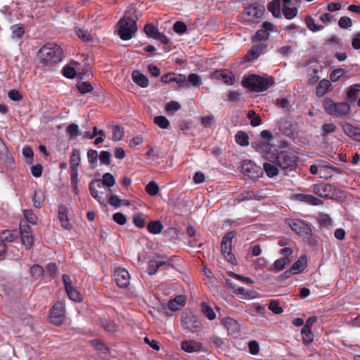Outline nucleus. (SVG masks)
Returning a JSON list of instances; mask_svg holds the SVG:
<instances>
[{
	"label": "nucleus",
	"mask_w": 360,
	"mask_h": 360,
	"mask_svg": "<svg viewBox=\"0 0 360 360\" xmlns=\"http://www.w3.org/2000/svg\"><path fill=\"white\" fill-rule=\"evenodd\" d=\"M39 64L45 70H53L63 60V51L56 44L46 43L38 51Z\"/></svg>",
	"instance_id": "obj_1"
},
{
	"label": "nucleus",
	"mask_w": 360,
	"mask_h": 360,
	"mask_svg": "<svg viewBox=\"0 0 360 360\" xmlns=\"http://www.w3.org/2000/svg\"><path fill=\"white\" fill-rule=\"evenodd\" d=\"M273 83L272 78H265L256 75L245 77L242 80V84L244 87L256 92L266 90Z\"/></svg>",
	"instance_id": "obj_2"
},
{
	"label": "nucleus",
	"mask_w": 360,
	"mask_h": 360,
	"mask_svg": "<svg viewBox=\"0 0 360 360\" xmlns=\"http://www.w3.org/2000/svg\"><path fill=\"white\" fill-rule=\"evenodd\" d=\"M325 111L330 115L340 117L347 115L350 111V106L348 103L340 102L335 103L331 98H326L323 101Z\"/></svg>",
	"instance_id": "obj_3"
},
{
	"label": "nucleus",
	"mask_w": 360,
	"mask_h": 360,
	"mask_svg": "<svg viewBox=\"0 0 360 360\" xmlns=\"http://www.w3.org/2000/svg\"><path fill=\"white\" fill-rule=\"evenodd\" d=\"M137 30L135 20L124 16L117 23V32L123 40H129Z\"/></svg>",
	"instance_id": "obj_4"
},
{
	"label": "nucleus",
	"mask_w": 360,
	"mask_h": 360,
	"mask_svg": "<svg viewBox=\"0 0 360 360\" xmlns=\"http://www.w3.org/2000/svg\"><path fill=\"white\" fill-rule=\"evenodd\" d=\"M182 327L188 332L196 333L201 330L202 323L191 311H184L181 319Z\"/></svg>",
	"instance_id": "obj_5"
},
{
	"label": "nucleus",
	"mask_w": 360,
	"mask_h": 360,
	"mask_svg": "<svg viewBox=\"0 0 360 360\" xmlns=\"http://www.w3.org/2000/svg\"><path fill=\"white\" fill-rule=\"evenodd\" d=\"M235 236L236 233L234 231H230L226 233L222 238L221 244L222 255H224L225 259L231 264H234L236 261V259L231 251L232 240Z\"/></svg>",
	"instance_id": "obj_6"
},
{
	"label": "nucleus",
	"mask_w": 360,
	"mask_h": 360,
	"mask_svg": "<svg viewBox=\"0 0 360 360\" xmlns=\"http://www.w3.org/2000/svg\"><path fill=\"white\" fill-rule=\"evenodd\" d=\"M264 11L265 8L264 6L258 4H252L245 8L243 16L246 20L255 22L257 19L263 15Z\"/></svg>",
	"instance_id": "obj_7"
},
{
	"label": "nucleus",
	"mask_w": 360,
	"mask_h": 360,
	"mask_svg": "<svg viewBox=\"0 0 360 360\" xmlns=\"http://www.w3.org/2000/svg\"><path fill=\"white\" fill-rule=\"evenodd\" d=\"M276 165L283 170H292L296 166L297 157L289 155L285 151H281L276 157Z\"/></svg>",
	"instance_id": "obj_8"
},
{
	"label": "nucleus",
	"mask_w": 360,
	"mask_h": 360,
	"mask_svg": "<svg viewBox=\"0 0 360 360\" xmlns=\"http://www.w3.org/2000/svg\"><path fill=\"white\" fill-rule=\"evenodd\" d=\"M65 304L63 302H56L51 309L50 320L56 326L61 325L65 320Z\"/></svg>",
	"instance_id": "obj_9"
},
{
	"label": "nucleus",
	"mask_w": 360,
	"mask_h": 360,
	"mask_svg": "<svg viewBox=\"0 0 360 360\" xmlns=\"http://www.w3.org/2000/svg\"><path fill=\"white\" fill-rule=\"evenodd\" d=\"M62 278L68 297L75 302L82 301L81 294L77 289L73 287L70 276L68 274H63Z\"/></svg>",
	"instance_id": "obj_10"
},
{
	"label": "nucleus",
	"mask_w": 360,
	"mask_h": 360,
	"mask_svg": "<svg viewBox=\"0 0 360 360\" xmlns=\"http://www.w3.org/2000/svg\"><path fill=\"white\" fill-rule=\"evenodd\" d=\"M20 233L22 245L25 246L26 249L30 250L34 243L31 227L28 224H25L24 222H20Z\"/></svg>",
	"instance_id": "obj_11"
},
{
	"label": "nucleus",
	"mask_w": 360,
	"mask_h": 360,
	"mask_svg": "<svg viewBox=\"0 0 360 360\" xmlns=\"http://www.w3.org/2000/svg\"><path fill=\"white\" fill-rule=\"evenodd\" d=\"M112 276L116 284L120 288H125L130 283V275L125 269L121 267L116 268L114 270Z\"/></svg>",
	"instance_id": "obj_12"
},
{
	"label": "nucleus",
	"mask_w": 360,
	"mask_h": 360,
	"mask_svg": "<svg viewBox=\"0 0 360 360\" xmlns=\"http://www.w3.org/2000/svg\"><path fill=\"white\" fill-rule=\"evenodd\" d=\"M288 224L291 229L300 234V236H309L311 233V229L309 224L300 219H289Z\"/></svg>",
	"instance_id": "obj_13"
},
{
	"label": "nucleus",
	"mask_w": 360,
	"mask_h": 360,
	"mask_svg": "<svg viewBox=\"0 0 360 360\" xmlns=\"http://www.w3.org/2000/svg\"><path fill=\"white\" fill-rule=\"evenodd\" d=\"M312 191L316 195L326 198H333L336 195L335 187L329 184L314 185Z\"/></svg>",
	"instance_id": "obj_14"
},
{
	"label": "nucleus",
	"mask_w": 360,
	"mask_h": 360,
	"mask_svg": "<svg viewBox=\"0 0 360 360\" xmlns=\"http://www.w3.org/2000/svg\"><path fill=\"white\" fill-rule=\"evenodd\" d=\"M226 284L230 289H231L232 292L240 299L248 300L255 297V292L252 290H246L245 288L236 285L230 279L226 280Z\"/></svg>",
	"instance_id": "obj_15"
},
{
	"label": "nucleus",
	"mask_w": 360,
	"mask_h": 360,
	"mask_svg": "<svg viewBox=\"0 0 360 360\" xmlns=\"http://www.w3.org/2000/svg\"><path fill=\"white\" fill-rule=\"evenodd\" d=\"M162 266H171L170 264L167 263L162 256H157L149 260L148 263V272L150 275H154L157 273L158 269Z\"/></svg>",
	"instance_id": "obj_16"
},
{
	"label": "nucleus",
	"mask_w": 360,
	"mask_h": 360,
	"mask_svg": "<svg viewBox=\"0 0 360 360\" xmlns=\"http://www.w3.org/2000/svg\"><path fill=\"white\" fill-rule=\"evenodd\" d=\"M212 77L216 79L221 80L227 85H233L235 82L234 75L228 70L214 71Z\"/></svg>",
	"instance_id": "obj_17"
},
{
	"label": "nucleus",
	"mask_w": 360,
	"mask_h": 360,
	"mask_svg": "<svg viewBox=\"0 0 360 360\" xmlns=\"http://www.w3.org/2000/svg\"><path fill=\"white\" fill-rule=\"evenodd\" d=\"M223 326L227 329L229 335L237 336L239 335L240 328L237 321L231 317H225L222 320Z\"/></svg>",
	"instance_id": "obj_18"
},
{
	"label": "nucleus",
	"mask_w": 360,
	"mask_h": 360,
	"mask_svg": "<svg viewBox=\"0 0 360 360\" xmlns=\"http://www.w3.org/2000/svg\"><path fill=\"white\" fill-rule=\"evenodd\" d=\"M68 207L65 205H60L58 207V219L61 224V226L66 230H70L72 225L70 223L68 217Z\"/></svg>",
	"instance_id": "obj_19"
},
{
	"label": "nucleus",
	"mask_w": 360,
	"mask_h": 360,
	"mask_svg": "<svg viewBox=\"0 0 360 360\" xmlns=\"http://www.w3.org/2000/svg\"><path fill=\"white\" fill-rule=\"evenodd\" d=\"M202 348L201 342L195 340H184L181 342V349L188 353L200 352Z\"/></svg>",
	"instance_id": "obj_20"
},
{
	"label": "nucleus",
	"mask_w": 360,
	"mask_h": 360,
	"mask_svg": "<svg viewBox=\"0 0 360 360\" xmlns=\"http://www.w3.org/2000/svg\"><path fill=\"white\" fill-rule=\"evenodd\" d=\"M0 160L8 167H12L15 162L13 158L4 143L0 144Z\"/></svg>",
	"instance_id": "obj_21"
},
{
	"label": "nucleus",
	"mask_w": 360,
	"mask_h": 360,
	"mask_svg": "<svg viewBox=\"0 0 360 360\" xmlns=\"http://www.w3.org/2000/svg\"><path fill=\"white\" fill-rule=\"evenodd\" d=\"M255 169H258L256 165L250 160H244L241 165L242 172L251 178H255L257 176V172Z\"/></svg>",
	"instance_id": "obj_22"
},
{
	"label": "nucleus",
	"mask_w": 360,
	"mask_h": 360,
	"mask_svg": "<svg viewBox=\"0 0 360 360\" xmlns=\"http://www.w3.org/2000/svg\"><path fill=\"white\" fill-rule=\"evenodd\" d=\"M344 132L354 140L360 142V128L355 127L350 124H345L342 127Z\"/></svg>",
	"instance_id": "obj_23"
},
{
	"label": "nucleus",
	"mask_w": 360,
	"mask_h": 360,
	"mask_svg": "<svg viewBox=\"0 0 360 360\" xmlns=\"http://www.w3.org/2000/svg\"><path fill=\"white\" fill-rule=\"evenodd\" d=\"M91 345L94 347L95 350L101 359H104L108 356L109 354V349L103 342L95 340L91 341Z\"/></svg>",
	"instance_id": "obj_24"
},
{
	"label": "nucleus",
	"mask_w": 360,
	"mask_h": 360,
	"mask_svg": "<svg viewBox=\"0 0 360 360\" xmlns=\"http://www.w3.org/2000/svg\"><path fill=\"white\" fill-rule=\"evenodd\" d=\"M333 86L328 79H323L319 82L316 88V95L319 97L323 96L327 92L332 91Z\"/></svg>",
	"instance_id": "obj_25"
},
{
	"label": "nucleus",
	"mask_w": 360,
	"mask_h": 360,
	"mask_svg": "<svg viewBox=\"0 0 360 360\" xmlns=\"http://www.w3.org/2000/svg\"><path fill=\"white\" fill-rule=\"evenodd\" d=\"M185 302V297L182 295H178L168 302V307L172 311H177L184 306Z\"/></svg>",
	"instance_id": "obj_26"
},
{
	"label": "nucleus",
	"mask_w": 360,
	"mask_h": 360,
	"mask_svg": "<svg viewBox=\"0 0 360 360\" xmlns=\"http://www.w3.org/2000/svg\"><path fill=\"white\" fill-rule=\"evenodd\" d=\"M33 205L36 208H41L45 200V195L42 191L35 190L32 196Z\"/></svg>",
	"instance_id": "obj_27"
},
{
	"label": "nucleus",
	"mask_w": 360,
	"mask_h": 360,
	"mask_svg": "<svg viewBox=\"0 0 360 360\" xmlns=\"http://www.w3.org/2000/svg\"><path fill=\"white\" fill-rule=\"evenodd\" d=\"M132 79L141 87L145 88L148 86V78L138 70H134L132 72Z\"/></svg>",
	"instance_id": "obj_28"
},
{
	"label": "nucleus",
	"mask_w": 360,
	"mask_h": 360,
	"mask_svg": "<svg viewBox=\"0 0 360 360\" xmlns=\"http://www.w3.org/2000/svg\"><path fill=\"white\" fill-rule=\"evenodd\" d=\"M18 238V232L15 230H4L0 232V238L6 242H13Z\"/></svg>",
	"instance_id": "obj_29"
},
{
	"label": "nucleus",
	"mask_w": 360,
	"mask_h": 360,
	"mask_svg": "<svg viewBox=\"0 0 360 360\" xmlns=\"http://www.w3.org/2000/svg\"><path fill=\"white\" fill-rule=\"evenodd\" d=\"M101 324L103 329L109 333H114L119 330V326L113 321L101 319Z\"/></svg>",
	"instance_id": "obj_30"
},
{
	"label": "nucleus",
	"mask_w": 360,
	"mask_h": 360,
	"mask_svg": "<svg viewBox=\"0 0 360 360\" xmlns=\"http://www.w3.org/2000/svg\"><path fill=\"white\" fill-rule=\"evenodd\" d=\"M307 266L306 257H301L290 267L294 274H299L304 270Z\"/></svg>",
	"instance_id": "obj_31"
},
{
	"label": "nucleus",
	"mask_w": 360,
	"mask_h": 360,
	"mask_svg": "<svg viewBox=\"0 0 360 360\" xmlns=\"http://www.w3.org/2000/svg\"><path fill=\"white\" fill-rule=\"evenodd\" d=\"M290 262V259L289 258H280L276 259L270 270L273 271H280L283 270L285 265Z\"/></svg>",
	"instance_id": "obj_32"
},
{
	"label": "nucleus",
	"mask_w": 360,
	"mask_h": 360,
	"mask_svg": "<svg viewBox=\"0 0 360 360\" xmlns=\"http://www.w3.org/2000/svg\"><path fill=\"white\" fill-rule=\"evenodd\" d=\"M236 142L242 146H247L249 145V136L245 132L240 131L236 135Z\"/></svg>",
	"instance_id": "obj_33"
},
{
	"label": "nucleus",
	"mask_w": 360,
	"mask_h": 360,
	"mask_svg": "<svg viewBox=\"0 0 360 360\" xmlns=\"http://www.w3.org/2000/svg\"><path fill=\"white\" fill-rule=\"evenodd\" d=\"M98 135V137L95 139L94 143L95 145H98L103 142L105 138V133L103 130H98L96 127H93V131L91 132V139Z\"/></svg>",
	"instance_id": "obj_34"
},
{
	"label": "nucleus",
	"mask_w": 360,
	"mask_h": 360,
	"mask_svg": "<svg viewBox=\"0 0 360 360\" xmlns=\"http://www.w3.org/2000/svg\"><path fill=\"white\" fill-rule=\"evenodd\" d=\"M302 342L305 345H308L314 341V334L311 329L302 328Z\"/></svg>",
	"instance_id": "obj_35"
},
{
	"label": "nucleus",
	"mask_w": 360,
	"mask_h": 360,
	"mask_svg": "<svg viewBox=\"0 0 360 360\" xmlns=\"http://www.w3.org/2000/svg\"><path fill=\"white\" fill-rule=\"evenodd\" d=\"M23 214L26 219L25 221H23L25 224H27V222H29L33 225L37 224V217L32 210H24Z\"/></svg>",
	"instance_id": "obj_36"
},
{
	"label": "nucleus",
	"mask_w": 360,
	"mask_h": 360,
	"mask_svg": "<svg viewBox=\"0 0 360 360\" xmlns=\"http://www.w3.org/2000/svg\"><path fill=\"white\" fill-rule=\"evenodd\" d=\"M318 221L320 225L329 228L333 226V220L327 214H320L318 217Z\"/></svg>",
	"instance_id": "obj_37"
},
{
	"label": "nucleus",
	"mask_w": 360,
	"mask_h": 360,
	"mask_svg": "<svg viewBox=\"0 0 360 360\" xmlns=\"http://www.w3.org/2000/svg\"><path fill=\"white\" fill-rule=\"evenodd\" d=\"M44 271L43 267L39 264H33L30 269V273L34 279H38L42 276Z\"/></svg>",
	"instance_id": "obj_38"
},
{
	"label": "nucleus",
	"mask_w": 360,
	"mask_h": 360,
	"mask_svg": "<svg viewBox=\"0 0 360 360\" xmlns=\"http://www.w3.org/2000/svg\"><path fill=\"white\" fill-rule=\"evenodd\" d=\"M305 23L307 27L312 32H317L323 29V26L316 24L314 20L311 16L306 17Z\"/></svg>",
	"instance_id": "obj_39"
},
{
	"label": "nucleus",
	"mask_w": 360,
	"mask_h": 360,
	"mask_svg": "<svg viewBox=\"0 0 360 360\" xmlns=\"http://www.w3.org/2000/svg\"><path fill=\"white\" fill-rule=\"evenodd\" d=\"M263 168L269 177H274L278 174L277 167L271 163L265 162L263 165Z\"/></svg>",
	"instance_id": "obj_40"
},
{
	"label": "nucleus",
	"mask_w": 360,
	"mask_h": 360,
	"mask_svg": "<svg viewBox=\"0 0 360 360\" xmlns=\"http://www.w3.org/2000/svg\"><path fill=\"white\" fill-rule=\"evenodd\" d=\"M162 225L159 221H153L148 224V230L150 233L158 234L161 232Z\"/></svg>",
	"instance_id": "obj_41"
},
{
	"label": "nucleus",
	"mask_w": 360,
	"mask_h": 360,
	"mask_svg": "<svg viewBox=\"0 0 360 360\" xmlns=\"http://www.w3.org/2000/svg\"><path fill=\"white\" fill-rule=\"evenodd\" d=\"M281 4L278 0H274L269 4L268 9L272 14L277 17L280 15L281 10H280Z\"/></svg>",
	"instance_id": "obj_42"
},
{
	"label": "nucleus",
	"mask_w": 360,
	"mask_h": 360,
	"mask_svg": "<svg viewBox=\"0 0 360 360\" xmlns=\"http://www.w3.org/2000/svg\"><path fill=\"white\" fill-rule=\"evenodd\" d=\"M202 311L203 314L209 319L214 320L216 318V314L214 310L206 303L202 304Z\"/></svg>",
	"instance_id": "obj_43"
},
{
	"label": "nucleus",
	"mask_w": 360,
	"mask_h": 360,
	"mask_svg": "<svg viewBox=\"0 0 360 360\" xmlns=\"http://www.w3.org/2000/svg\"><path fill=\"white\" fill-rule=\"evenodd\" d=\"M66 131L68 134L70 136V139H75L79 135H80L79 127L74 123L70 124L68 127Z\"/></svg>",
	"instance_id": "obj_44"
},
{
	"label": "nucleus",
	"mask_w": 360,
	"mask_h": 360,
	"mask_svg": "<svg viewBox=\"0 0 360 360\" xmlns=\"http://www.w3.org/2000/svg\"><path fill=\"white\" fill-rule=\"evenodd\" d=\"M360 91V84H354L349 87L347 91L348 99L354 101L357 98V95Z\"/></svg>",
	"instance_id": "obj_45"
},
{
	"label": "nucleus",
	"mask_w": 360,
	"mask_h": 360,
	"mask_svg": "<svg viewBox=\"0 0 360 360\" xmlns=\"http://www.w3.org/2000/svg\"><path fill=\"white\" fill-rule=\"evenodd\" d=\"M12 34L16 38H20L25 33V27L22 24H17L11 26Z\"/></svg>",
	"instance_id": "obj_46"
},
{
	"label": "nucleus",
	"mask_w": 360,
	"mask_h": 360,
	"mask_svg": "<svg viewBox=\"0 0 360 360\" xmlns=\"http://www.w3.org/2000/svg\"><path fill=\"white\" fill-rule=\"evenodd\" d=\"M283 13L287 19H292L297 13V9L295 7L289 8L288 6H283Z\"/></svg>",
	"instance_id": "obj_47"
},
{
	"label": "nucleus",
	"mask_w": 360,
	"mask_h": 360,
	"mask_svg": "<svg viewBox=\"0 0 360 360\" xmlns=\"http://www.w3.org/2000/svg\"><path fill=\"white\" fill-rule=\"evenodd\" d=\"M187 82L188 85L191 84L194 86H200L202 84L200 77L195 73L190 74L188 77Z\"/></svg>",
	"instance_id": "obj_48"
},
{
	"label": "nucleus",
	"mask_w": 360,
	"mask_h": 360,
	"mask_svg": "<svg viewBox=\"0 0 360 360\" xmlns=\"http://www.w3.org/2000/svg\"><path fill=\"white\" fill-rule=\"evenodd\" d=\"M144 32L148 37L153 39L155 38L159 32L158 28L152 24H146L144 27Z\"/></svg>",
	"instance_id": "obj_49"
},
{
	"label": "nucleus",
	"mask_w": 360,
	"mask_h": 360,
	"mask_svg": "<svg viewBox=\"0 0 360 360\" xmlns=\"http://www.w3.org/2000/svg\"><path fill=\"white\" fill-rule=\"evenodd\" d=\"M112 140L114 141H118L122 139L124 136V131L119 126L115 125L112 129Z\"/></svg>",
	"instance_id": "obj_50"
},
{
	"label": "nucleus",
	"mask_w": 360,
	"mask_h": 360,
	"mask_svg": "<svg viewBox=\"0 0 360 360\" xmlns=\"http://www.w3.org/2000/svg\"><path fill=\"white\" fill-rule=\"evenodd\" d=\"M154 122L162 129H167L169 126V120L162 115L155 117Z\"/></svg>",
	"instance_id": "obj_51"
},
{
	"label": "nucleus",
	"mask_w": 360,
	"mask_h": 360,
	"mask_svg": "<svg viewBox=\"0 0 360 360\" xmlns=\"http://www.w3.org/2000/svg\"><path fill=\"white\" fill-rule=\"evenodd\" d=\"M102 182L104 186L108 187H112L115 184V179L114 176L110 173H105L103 174L102 178Z\"/></svg>",
	"instance_id": "obj_52"
},
{
	"label": "nucleus",
	"mask_w": 360,
	"mask_h": 360,
	"mask_svg": "<svg viewBox=\"0 0 360 360\" xmlns=\"http://www.w3.org/2000/svg\"><path fill=\"white\" fill-rule=\"evenodd\" d=\"M159 187L155 181H150L146 186V191L150 195H156L159 193Z\"/></svg>",
	"instance_id": "obj_53"
},
{
	"label": "nucleus",
	"mask_w": 360,
	"mask_h": 360,
	"mask_svg": "<svg viewBox=\"0 0 360 360\" xmlns=\"http://www.w3.org/2000/svg\"><path fill=\"white\" fill-rule=\"evenodd\" d=\"M63 75L68 79H72L76 75L75 69L70 65H65L62 70Z\"/></svg>",
	"instance_id": "obj_54"
},
{
	"label": "nucleus",
	"mask_w": 360,
	"mask_h": 360,
	"mask_svg": "<svg viewBox=\"0 0 360 360\" xmlns=\"http://www.w3.org/2000/svg\"><path fill=\"white\" fill-rule=\"evenodd\" d=\"M80 163L79 153L78 150H73L70 158L71 168H77Z\"/></svg>",
	"instance_id": "obj_55"
},
{
	"label": "nucleus",
	"mask_w": 360,
	"mask_h": 360,
	"mask_svg": "<svg viewBox=\"0 0 360 360\" xmlns=\"http://www.w3.org/2000/svg\"><path fill=\"white\" fill-rule=\"evenodd\" d=\"M75 33L77 37L81 39L83 41H90V34H89L87 30H84L82 28L76 27Z\"/></svg>",
	"instance_id": "obj_56"
},
{
	"label": "nucleus",
	"mask_w": 360,
	"mask_h": 360,
	"mask_svg": "<svg viewBox=\"0 0 360 360\" xmlns=\"http://www.w3.org/2000/svg\"><path fill=\"white\" fill-rule=\"evenodd\" d=\"M181 108V105L176 101H171L168 103L165 106V110L168 113L174 114L176 111Z\"/></svg>",
	"instance_id": "obj_57"
},
{
	"label": "nucleus",
	"mask_w": 360,
	"mask_h": 360,
	"mask_svg": "<svg viewBox=\"0 0 360 360\" xmlns=\"http://www.w3.org/2000/svg\"><path fill=\"white\" fill-rule=\"evenodd\" d=\"M269 309L276 314H281L283 310L279 306V303L277 300H271L269 304Z\"/></svg>",
	"instance_id": "obj_58"
},
{
	"label": "nucleus",
	"mask_w": 360,
	"mask_h": 360,
	"mask_svg": "<svg viewBox=\"0 0 360 360\" xmlns=\"http://www.w3.org/2000/svg\"><path fill=\"white\" fill-rule=\"evenodd\" d=\"M108 201L111 206L119 207L122 205V200L116 195L110 194L108 195Z\"/></svg>",
	"instance_id": "obj_59"
},
{
	"label": "nucleus",
	"mask_w": 360,
	"mask_h": 360,
	"mask_svg": "<svg viewBox=\"0 0 360 360\" xmlns=\"http://www.w3.org/2000/svg\"><path fill=\"white\" fill-rule=\"evenodd\" d=\"M173 30L176 33L183 34L186 32L187 27L184 22L178 21L174 23Z\"/></svg>",
	"instance_id": "obj_60"
},
{
	"label": "nucleus",
	"mask_w": 360,
	"mask_h": 360,
	"mask_svg": "<svg viewBox=\"0 0 360 360\" xmlns=\"http://www.w3.org/2000/svg\"><path fill=\"white\" fill-rule=\"evenodd\" d=\"M250 352L253 355H257L259 352V345L256 340H251L248 342Z\"/></svg>",
	"instance_id": "obj_61"
},
{
	"label": "nucleus",
	"mask_w": 360,
	"mask_h": 360,
	"mask_svg": "<svg viewBox=\"0 0 360 360\" xmlns=\"http://www.w3.org/2000/svg\"><path fill=\"white\" fill-rule=\"evenodd\" d=\"M175 82L181 87H188L189 85L188 84L187 79L185 75H176L175 76Z\"/></svg>",
	"instance_id": "obj_62"
},
{
	"label": "nucleus",
	"mask_w": 360,
	"mask_h": 360,
	"mask_svg": "<svg viewBox=\"0 0 360 360\" xmlns=\"http://www.w3.org/2000/svg\"><path fill=\"white\" fill-rule=\"evenodd\" d=\"M134 223L135 225L139 228H143L145 226L146 224V220L144 218L143 214H138L134 215Z\"/></svg>",
	"instance_id": "obj_63"
},
{
	"label": "nucleus",
	"mask_w": 360,
	"mask_h": 360,
	"mask_svg": "<svg viewBox=\"0 0 360 360\" xmlns=\"http://www.w3.org/2000/svg\"><path fill=\"white\" fill-rule=\"evenodd\" d=\"M8 98L14 101H20L22 99V94L16 89L10 90L8 93Z\"/></svg>",
	"instance_id": "obj_64"
}]
</instances>
